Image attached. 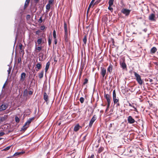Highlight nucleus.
Wrapping results in <instances>:
<instances>
[{
    "instance_id": "1",
    "label": "nucleus",
    "mask_w": 158,
    "mask_h": 158,
    "mask_svg": "<svg viewBox=\"0 0 158 158\" xmlns=\"http://www.w3.org/2000/svg\"><path fill=\"white\" fill-rule=\"evenodd\" d=\"M35 118L33 117L29 118V119L26 122L24 125L23 127L21 129L22 130L25 131L27 128L29 127V124L32 121L34 120Z\"/></svg>"
},
{
    "instance_id": "2",
    "label": "nucleus",
    "mask_w": 158,
    "mask_h": 158,
    "mask_svg": "<svg viewBox=\"0 0 158 158\" xmlns=\"http://www.w3.org/2000/svg\"><path fill=\"white\" fill-rule=\"evenodd\" d=\"M64 38L65 41L67 42L68 41V32L67 30V26L65 22L64 23Z\"/></svg>"
},
{
    "instance_id": "3",
    "label": "nucleus",
    "mask_w": 158,
    "mask_h": 158,
    "mask_svg": "<svg viewBox=\"0 0 158 158\" xmlns=\"http://www.w3.org/2000/svg\"><path fill=\"white\" fill-rule=\"evenodd\" d=\"M134 73L135 77L136 78V81L140 85H142L143 82V81L141 79L140 76L135 72Z\"/></svg>"
},
{
    "instance_id": "4",
    "label": "nucleus",
    "mask_w": 158,
    "mask_h": 158,
    "mask_svg": "<svg viewBox=\"0 0 158 158\" xmlns=\"http://www.w3.org/2000/svg\"><path fill=\"white\" fill-rule=\"evenodd\" d=\"M100 74L102 75V78H104L105 77V76L106 73V69L105 68L102 67H101L100 68Z\"/></svg>"
},
{
    "instance_id": "5",
    "label": "nucleus",
    "mask_w": 158,
    "mask_h": 158,
    "mask_svg": "<svg viewBox=\"0 0 158 158\" xmlns=\"http://www.w3.org/2000/svg\"><path fill=\"white\" fill-rule=\"evenodd\" d=\"M104 96L106 100L107 104H110L111 98L110 95L108 94H106L105 93Z\"/></svg>"
},
{
    "instance_id": "6",
    "label": "nucleus",
    "mask_w": 158,
    "mask_h": 158,
    "mask_svg": "<svg viewBox=\"0 0 158 158\" xmlns=\"http://www.w3.org/2000/svg\"><path fill=\"white\" fill-rule=\"evenodd\" d=\"M8 107V105L7 104L3 103L0 106V111H2L6 110Z\"/></svg>"
},
{
    "instance_id": "7",
    "label": "nucleus",
    "mask_w": 158,
    "mask_h": 158,
    "mask_svg": "<svg viewBox=\"0 0 158 158\" xmlns=\"http://www.w3.org/2000/svg\"><path fill=\"white\" fill-rule=\"evenodd\" d=\"M155 15L154 14H151L149 16L148 19L151 21H156Z\"/></svg>"
},
{
    "instance_id": "8",
    "label": "nucleus",
    "mask_w": 158,
    "mask_h": 158,
    "mask_svg": "<svg viewBox=\"0 0 158 158\" xmlns=\"http://www.w3.org/2000/svg\"><path fill=\"white\" fill-rule=\"evenodd\" d=\"M120 64L123 70H127V65L125 63L124 61H123L122 62H120Z\"/></svg>"
},
{
    "instance_id": "9",
    "label": "nucleus",
    "mask_w": 158,
    "mask_h": 158,
    "mask_svg": "<svg viewBox=\"0 0 158 158\" xmlns=\"http://www.w3.org/2000/svg\"><path fill=\"white\" fill-rule=\"evenodd\" d=\"M121 12L123 14L125 15H126L128 16L130 14V10L126 9H123L122 10Z\"/></svg>"
},
{
    "instance_id": "10",
    "label": "nucleus",
    "mask_w": 158,
    "mask_h": 158,
    "mask_svg": "<svg viewBox=\"0 0 158 158\" xmlns=\"http://www.w3.org/2000/svg\"><path fill=\"white\" fill-rule=\"evenodd\" d=\"M127 121L128 123L130 124H133L135 122V119L132 118L131 116H129L127 118Z\"/></svg>"
},
{
    "instance_id": "11",
    "label": "nucleus",
    "mask_w": 158,
    "mask_h": 158,
    "mask_svg": "<svg viewBox=\"0 0 158 158\" xmlns=\"http://www.w3.org/2000/svg\"><path fill=\"white\" fill-rule=\"evenodd\" d=\"M96 117H95V115H94L93 117L91 118V119L89 123V127H91L94 123V122L96 120Z\"/></svg>"
},
{
    "instance_id": "12",
    "label": "nucleus",
    "mask_w": 158,
    "mask_h": 158,
    "mask_svg": "<svg viewBox=\"0 0 158 158\" xmlns=\"http://www.w3.org/2000/svg\"><path fill=\"white\" fill-rule=\"evenodd\" d=\"M26 74L25 73H22L21 74L20 81L23 82L24 81L26 78Z\"/></svg>"
},
{
    "instance_id": "13",
    "label": "nucleus",
    "mask_w": 158,
    "mask_h": 158,
    "mask_svg": "<svg viewBox=\"0 0 158 158\" xmlns=\"http://www.w3.org/2000/svg\"><path fill=\"white\" fill-rule=\"evenodd\" d=\"M113 66L110 64L107 68V72L109 73L110 74H111L113 70Z\"/></svg>"
},
{
    "instance_id": "14",
    "label": "nucleus",
    "mask_w": 158,
    "mask_h": 158,
    "mask_svg": "<svg viewBox=\"0 0 158 158\" xmlns=\"http://www.w3.org/2000/svg\"><path fill=\"white\" fill-rule=\"evenodd\" d=\"M81 127L79 124H77L74 127L73 130L75 132L77 131Z\"/></svg>"
},
{
    "instance_id": "15",
    "label": "nucleus",
    "mask_w": 158,
    "mask_h": 158,
    "mask_svg": "<svg viewBox=\"0 0 158 158\" xmlns=\"http://www.w3.org/2000/svg\"><path fill=\"white\" fill-rule=\"evenodd\" d=\"M48 96L47 93L44 92V99L46 102H47L48 101Z\"/></svg>"
},
{
    "instance_id": "16",
    "label": "nucleus",
    "mask_w": 158,
    "mask_h": 158,
    "mask_svg": "<svg viewBox=\"0 0 158 158\" xmlns=\"http://www.w3.org/2000/svg\"><path fill=\"white\" fill-rule=\"evenodd\" d=\"M36 67L37 68V69H36V71H38L39 70H40L42 67V64L40 63H38L36 65Z\"/></svg>"
},
{
    "instance_id": "17",
    "label": "nucleus",
    "mask_w": 158,
    "mask_h": 158,
    "mask_svg": "<svg viewBox=\"0 0 158 158\" xmlns=\"http://www.w3.org/2000/svg\"><path fill=\"white\" fill-rule=\"evenodd\" d=\"M44 73V71L43 70L41 71V72L38 73V76L39 78L41 79L43 77Z\"/></svg>"
},
{
    "instance_id": "18",
    "label": "nucleus",
    "mask_w": 158,
    "mask_h": 158,
    "mask_svg": "<svg viewBox=\"0 0 158 158\" xmlns=\"http://www.w3.org/2000/svg\"><path fill=\"white\" fill-rule=\"evenodd\" d=\"M113 98V100L114 103V104H116V103H117L118 102H119V99L118 97H114V98Z\"/></svg>"
},
{
    "instance_id": "19",
    "label": "nucleus",
    "mask_w": 158,
    "mask_h": 158,
    "mask_svg": "<svg viewBox=\"0 0 158 158\" xmlns=\"http://www.w3.org/2000/svg\"><path fill=\"white\" fill-rule=\"evenodd\" d=\"M157 51V49L156 47H154L152 48L150 51L151 53L153 54L156 52Z\"/></svg>"
},
{
    "instance_id": "20",
    "label": "nucleus",
    "mask_w": 158,
    "mask_h": 158,
    "mask_svg": "<svg viewBox=\"0 0 158 158\" xmlns=\"http://www.w3.org/2000/svg\"><path fill=\"white\" fill-rule=\"evenodd\" d=\"M50 65V62L49 61H48L47 63L46 64V67H45V70L46 72L48 70L49 68Z\"/></svg>"
},
{
    "instance_id": "21",
    "label": "nucleus",
    "mask_w": 158,
    "mask_h": 158,
    "mask_svg": "<svg viewBox=\"0 0 158 158\" xmlns=\"http://www.w3.org/2000/svg\"><path fill=\"white\" fill-rule=\"evenodd\" d=\"M25 153L24 152H17L15 153L13 155V156H15L18 155H21L22 154H23Z\"/></svg>"
},
{
    "instance_id": "22",
    "label": "nucleus",
    "mask_w": 158,
    "mask_h": 158,
    "mask_svg": "<svg viewBox=\"0 0 158 158\" xmlns=\"http://www.w3.org/2000/svg\"><path fill=\"white\" fill-rule=\"evenodd\" d=\"M6 119V118L5 116L0 117V123L5 120Z\"/></svg>"
},
{
    "instance_id": "23",
    "label": "nucleus",
    "mask_w": 158,
    "mask_h": 158,
    "mask_svg": "<svg viewBox=\"0 0 158 158\" xmlns=\"http://www.w3.org/2000/svg\"><path fill=\"white\" fill-rule=\"evenodd\" d=\"M83 42L85 45L86 44L87 42V35H85L83 39Z\"/></svg>"
},
{
    "instance_id": "24",
    "label": "nucleus",
    "mask_w": 158,
    "mask_h": 158,
    "mask_svg": "<svg viewBox=\"0 0 158 158\" xmlns=\"http://www.w3.org/2000/svg\"><path fill=\"white\" fill-rule=\"evenodd\" d=\"M46 8L47 9L46 12H48L49 9L50 8V5H49V4H47L46 6Z\"/></svg>"
},
{
    "instance_id": "25",
    "label": "nucleus",
    "mask_w": 158,
    "mask_h": 158,
    "mask_svg": "<svg viewBox=\"0 0 158 158\" xmlns=\"http://www.w3.org/2000/svg\"><path fill=\"white\" fill-rule=\"evenodd\" d=\"M104 149V148L103 147H100L98 150V153H100L102 152Z\"/></svg>"
},
{
    "instance_id": "26",
    "label": "nucleus",
    "mask_w": 158,
    "mask_h": 158,
    "mask_svg": "<svg viewBox=\"0 0 158 158\" xmlns=\"http://www.w3.org/2000/svg\"><path fill=\"white\" fill-rule=\"evenodd\" d=\"M53 35L54 39H56V31L55 30H54L53 31Z\"/></svg>"
},
{
    "instance_id": "27",
    "label": "nucleus",
    "mask_w": 158,
    "mask_h": 158,
    "mask_svg": "<svg viewBox=\"0 0 158 158\" xmlns=\"http://www.w3.org/2000/svg\"><path fill=\"white\" fill-rule=\"evenodd\" d=\"M88 82V80L86 78H85L84 80V81L83 83V85H85Z\"/></svg>"
},
{
    "instance_id": "28",
    "label": "nucleus",
    "mask_w": 158,
    "mask_h": 158,
    "mask_svg": "<svg viewBox=\"0 0 158 158\" xmlns=\"http://www.w3.org/2000/svg\"><path fill=\"white\" fill-rule=\"evenodd\" d=\"M114 0H109V4L110 6H112L113 5Z\"/></svg>"
},
{
    "instance_id": "29",
    "label": "nucleus",
    "mask_w": 158,
    "mask_h": 158,
    "mask_svg": "<svg viewBox=\"0 0 158 158\" xmlns=\"http://www.w3.org/2000/svg\"><path fill=\"white\" fill-rule=\"evenodd\" d=\"M15 119L16 122L17 123H19V119L17 116H15Z\"/></svg>"
},
{
    "instance_id": "30",
    "label": "nucleus",
    "mask_w": 158,
    "mask_h": 158,
    "mask_svg": "<svg viewBox=\"0 0 158 158\" xmlns=\"http://www.w3.org/2000/svg\"><path fill=\"white\" fill-rule=\"evenodd\" d=\"M28 93V91L27 89H26L24 91L23 94L24 95H27Z\"/></svg>"
},
{
    "instance_id": "31",
    "label": "nucleus",
    "mask_w": 158,
    "mask_h": 158,
    "mask_svg": "<svg viewBox=\"0 0 158 158\" xmlns=\"http://www.w3.org/2000/svg\"><path fill=\"white\" fill-rule=\"evenodd\" d=\"M116 97V91L115 90H114L113 91V98H114V97Z\"/></svg>"
},
{
    "instance_id": "32",
    "label": "nucleus",
    "mask_w": 158,
    "mask_h": 158,
    "mask_svg": "<svg viewBox=\"0 0 158 158\" xmlns=\"http://www.w3.org/2000/svg\"><path fill=\"white\" fill-rule=\"evenodd\" d=\"M84 101V98L83 97H81L80 98V101L81 103H83Z\"/></svg>"
},
{
    "instance_id": "33",
    "label": "nucleus",
    "mask_w": 158,
    "mask_h": 158,
    "mask_svg": "<svg viewBox=\"0 0 158 158\" xmlns=\"http://www.w3.org/2000/svg\"><path fill=\"white\" fill-rule=\"evenodd\" d=\"M103 21L106 22L107 21V18L106 16H104L102 19Z\"/></svg>"
},
{
    "instance_id": "34",
    "label": "nucleus",
    "mask_w": 158,
    "mask_h": 158,
    "mask_svg": "<svg viewBox=\"0 0 158 158\" xmlns=\"http://www.w3.org/2000/svg\"><path fill=\"white\" fill-rule=\"evenodd\" d=\"M10 147L11 146H8L6 148L4 149H3V150H2V151H6L10 149Z\"/></svg>"
},
{
    "instance_id": "35",
    "label": "nucleus",
    "mask_w": 158,
    "mask_h": 158,
    "mask_svg": "<svg viewBox=\"0 0 158 158\" xmlns=\"http://www.w3.org/2000/svg\"><path fill=\"white\" fill-rule=\"evenodd\" d=\"M37 43L39 44H41L42 42V39L41 38L39 39L37 41Z\"/></svg>"
},
{
    "instance_id": "36",
    "label": "nucleus",
    "mask_w": 158,
    "mask_h": 158,
    "mask_svg": "<svg viewBox=\"0 0 158 158\" xmlns=\"http://www.w3.org/2000/svg\"><path fill=\"white\" fill-rule=\"evenodd\" d=\"M110 105V104H107L106 108V112H107L108 111Z\"/></svg>"
},
{
    "instance_id": "37",
    "label": "nucleus",
    "mask_w": 158,
    "mask_h": 158,
    "mask_svg": "<svg viewBox=\"0 0 158 158\" xmlns=\"http://www.w3.org/2000/svg\"><path fill=\"white\" fill-rule=\"evenodd\" d=\"M36 49L37 51H38V52H40L41 50L42 49V48H41V47H36Z\"/></svg>"
},
{
    "instance_id": "38",
    "label": "nucleus",
    "mask_w": 158,
    "mask_h": 158,
    "mask_svg": "<svg viewBox=\"0 0 158 158\" xmlns=\"http://www.w3.org/2000/svg\"><path fill=\"white\" fill-rule=\"evenodd\" d=\"M29 3H27L26 2H25L24 6V9H25L27 6H28Z\"/></svg>"
},
{
    "instance_id": "39",
    "label": "nucleus",
    "mask_w": 158,
    "mask_h": 158,
    "mask_svg": "<svg viewBox=\"0 0 158 158\" xmlns=\"http://www.w3.org/2000/svg\"><path fill=\"white\" fill-rule=\"evenodd\" d=\"M112 6H110L109 5V6L108 7V9L109 10L111 11V12H112L113 11V10L112 8L111 7Z\"/></svg>"
},
{
    "instance_id": "40",
    "label": "nucleus",
    "mask_w": 158,
    "mask_h": 158,
    "mask_svg": "<svg viewBox=\"0 0 158 158\" xmlns=\"http://www.w3.org/2000/svg\"><path fill=\"white\" fill-rule=\"evenodd\" d=\"M53 2V0H49L48 4L50 5L52 4Z\"/></svg>"
},
{
    "instance_id": "41",
    "label": "nucleus",
    "mask_w": 158,
    "mask_h": 158,
    "mask_svg": "<svg viewBox=\"0 0 158 158\" xmlns=\"http://www.w3.org/2000/svg\"><path fill=\"white\" fill-rule=\"evenodd\" d=\"M38 22L40 23H42L43 22V20H42V17H41L40 19H39V20L38 21Z\"/></svg>"
},
{
    "instance_id": "42",
    "label": "nucleus",
    "mask_w": 158,
    "mask_h": 158,
    "mask_svg": "<svg viewBox=\"0 0 158 158\" xmlns=\"http://www.w3.org/2000/svg\"><path fill=\"white\" fill-rule=\"evenodd\" d=\"M51 39L50 38H49L48 39V43L49 45H50L51 44Z\"/></svg>"
},
{
    "instance_id": "43",
    "label": "nucleus",
    "mask_w": 158,
    "mask_h": 158,
    "mask_svg": "<svg viewBox=\"0 0 158 158\" xmlns=\"http://www.w3.org/2000/svg\"><path fill=\"white\" fill-rule=\"evenodd\" d=\"M87 134L85 135V136L82 139V142H84L85 141V140L86 139V137L87 135Z\"/></svg>"
},
{
    "instance_id": "44",
    "label": "nucleus",
    "mask_w": 158,
    "mask_h": 158,
    "mask_svg": "<svg viewBox=\"0 0 158 158\" xmlns=\"http://www.w3.org/2000/svg\"><path fill=\"white\" fill-rule=\"evenodd\" d=\"M100 1H101L100 0H99L98 1H96L94 3L93 6H94L95 5L98 4L99 2H100Z\"/></svg>"
},
{
    "instance_id": "45",
    "label": "nucleus",
    "mask_w": 158,
    "mask_h": 158,
    "mask_svg": "<svg viewBox=\"0 0 158 158\" xmlns=\"http://www.w3.org/2000/svg\"><path fill=\"white\" fill-rule=\"evenodd\" d=\"M19 48L20 50H22L23 48V45L21 44H20L19 45Z\"/></svg>"
},
{
    "instance_id": "46",
    "label": "nucleus",
    "mask_w": 158,
    "mask_h": 158,
    "mask_svg": "<svg viewBox=\"0 0 158 158\" xmlns=\"http://www.w3.org/2000/svg\"><path fill=\"white\" fill-rule=\"evenodd\" d=\"M45 27L44 26H42L40 27V29L42 30H43L44 29Z\"/></svg>"
},
{
    "instance_id": "47",
    "label": "nucleus",
    "mask_w": 158,
    "mask_h": 158,
    "mask_svg": "<svg viewBox=\"0 0 158 158\" xmlns=\"http://www.w3.org/2000/svg\"><path fill=\"white\" fill-rule=\"evenodd\" d=\"M5 134V133L3 132H0V136H3Z\"/></svg>"
},
{
    "instance_id": "48",
    "label": "nucleus",
    "mask_w": 158,
    "mask_h": 158,
    "mask_svg": "<svg viewBox=\"0 0 158 158\" xmlns=\"http://www.w3.org/2000/svg\"><path fill=\"white\" fill-rule=\"evenodd\" d=\"M54 42L55 44L56 45V44L57 43V39H54Z\"/></svg>"
},
{
    "instance_id": "49",
    "label": "nucleus",
    "mask_w": 158,
    "mask_h": 158,
    "mask_svg": "<svg viewBox=\"0 0 158 158\" xmlns=\"http://www.w3.org/2000/svg\"><path fill=\"white\" fill-rule=\"evenodd\" d=\"M33 93V92L31 91H30L28 92V93L29 94L31 95H32Z\"/></svg>"
},
{
    "instance_id": "50",
    "label": "nucleus",
    "mask_w": 158,
    "mask_h": 158,
    "mask_svg": "<svg viewBox=\"0 0 158 158\" xmlns=\"http://www.w3.org/2000/svg\"><path fill=\"white\" fill-rule=\"evenodd\" d=\"M94 154H92L90 157H89L88 158H94Z\"/></svg>"
},
{
    "instance_id": "51",
    "label": "nucleus",
    "mask_w": 158,
    "mask_h": 158,
    "mask_svg": "<svg viewBox=\"0 0 158 158\" xmlns=\"http://www.w3.org/2000/svg\"><path fill=\"white\" fill-rule=\"evenodd\" d=\"M34 0L36 4H37L39 2L40 0Z\"/></svg>"
},
{
    "instance_id": "52",
    "label": "nucleus",
    "mask_w": 158,
    "mask_h": 158,
    "mask_svg": "<svg viewBox=\"0 0 158 158\" xmlns=\"http://www.w3.org/2000/svg\"><path fill=\"white\" fill-rule=\"evenodd\" d=\"M30 0H26L25 1V2H26L27 3H29Z\"/></svg>"
},
{
    "instance_id": "53",
    "label": "nucleus",
    "mask_w": 158,
    "mask_h": 158,
    "mask_svg": "<svg viewBox=\"0 0 158 158\" xmlns=\"http://www.w3.org/2000/svg\"><path fill=\"white\" fill-rule=\"evenodd\" d=\"M26 18L27 19H29L30 18V15H27L26 16Z\"/></svg>"
},
{
    "instance_id": "54",
    "label": "nucleus",
    "mask_w": 158,
    "mask_h": 158,
    "mask_svg": "<svg viewBox=\"0 0 158 158\" xmlns=\"http://www.w3.org/2000/svg\"><path fill=\"white\" fill-rule=\"evenodd\" d=\"M40 32V31L39 30L37 31H36V34L38 35Z\"/></svg>"
},
{
    "instance_id": "55",
    "label": "nucleus",
    "mask_w": 158,
    "mask_h": 158,
    "mask_svg": "<svg viewBox=\"0 0 158 158\" xmlns=\"http://www.w3.org/2000/svg\"><path fill=\"white\" fill-rule=\"evenodd\" d=\"M114 124V123H110V126H109V128H111L112 126V125Z\"/></svg>"
},
{
    "instance_id": "56",
    "label": "nucleus",
    "mask_w": 158,
    "mask_h": 158,
    "mask_svg": "<svg viewBox=\"0 0 158 158\" xmlns=\"http://www.w3.org/2000/svg\"><path fill=\"white\" fill-rule=\"evenodd\" d=\"M10 71H11V69L10 68H9V70H8V71H7L8 74H10Z\"/></svg>"
},
{
    "instance_id": "57",
    "label": "nucleus",
    "mask_w": 158,
    "mask_h": 158,
    "mask_svg": "<svg viewBox=\"0 0 158 158\" xmlns=\"http://www.w3.org/2000/svg\"><path fill=\"white\" fill-rule=\"evenodd\" d=\"M128 103H129V106H131V107L132 106V105L131 103H130L128 101Z\"/></svg>"
},
{
    "instance_id": "58",
    "label": "nucleus",
    "mask_w": 158,
    "mask_h": 158,
    "mask_svg": "<svg viewBox=\"0 0 158 158\" xmlns=\"http://www.w3.org/2000/svg\"><path fill=\"white\" fill-rule=\"evenodd\" d=\"M149 81L150 82H152L153 81V80L152 79L149 78Z\"/></svg>"
},
{
    "instance_id": "59",
    "label": "nucleus",
    "mask_w": 158,
    "mask_h": 158,
    "mask_svg": "<svg viewBox=\"0 0 158 158\" xmlns=\"http://www.w3.org/2000/svg\"><path fill=\"white\" fill-rule=\"evenodd\" d=\"M94 2L92 0L89 4H91V5H92Z\"/></svg>"
},
{
    "instance_id": "60",
    "label": "nucleus",
    "mask_w": 158,
    "mask_h": 158,
    "mask_svg": "<svg viewBox=\"0 0 158 158\" xmlns=\"http://www.w3.org/2000/svg\"><path fill=\"white\" fill-rule=\"evenodd\" d=\"M94 2L92 0L89 4H91V5H92Z\"/></svg>"
},
{
    "instance_id": "61",
    "label": "nucleus",
    "mask_w": 158,
    "mask_h": 158,
    "mask_svg": "<svg viewBox=\"0 0 158 158\" xmlns=\"http://www.w3.org/2000/svg\"><path fill=\"white\" fill-rule=\"evenodd\" d=\"M91 4H89V6L88 7V10H90V8H91Z\"/></svg>"
},
{
    "instance_id": "62",
    "label": "nucleus",
    "mask_w": 158,
    "mask_h": 158,
    "mask_svg": "<svg viewBox=\"0 0 158 158\" xmlns=\"http://www.w3.org/2000/svg\"><path fill=\"white\" fill-rule=\"evenodd\" d=\"M134 110L136 112H138V111L137 110V109L135 107V108H134Z\"/></svg>"
},
{
    "instance_id": "63",
    "label": "nucleus",
    "mask_w": 158,
    "mask_h": 158,
    "mask_svg": "<svg viewBox=\"0 0 158 158\" xmlns=\"http://www.w3.org/2000/svg\"><path fill=\"white\" fill-rule=\"evenodd\" d=\"M28 114H27L29 115L30 114L31 112L29 109L28 110Z\"/></svg>"
},
{
    "instance_id": "64",
    "label": "nucleus",
    "mask_w": 158,
    "mask_h": 158,
    "mask_svg": "<svg viewBox=\"0 0 158 158\" xmlns=\"http://www.w3.org/2000/svg\"><path fill=\"white\" fill-rule=\"evenodd\" d=\"M21 58H19V59H18V63H20L21 61Z\"/></svg>"
}]
</instances>
